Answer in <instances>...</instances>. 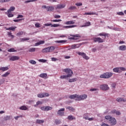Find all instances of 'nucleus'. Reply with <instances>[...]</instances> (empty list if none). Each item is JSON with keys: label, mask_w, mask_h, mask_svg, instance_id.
Segmentation results:
<instances>
[{"label": "nucleus", "mask_w": 126, "mask_h": 126, "mask_svg": "<svg viewBox=\"0 0 126 126\" xmlns=\"http://www.w3.org/2000/svg\"><path fill=\"white\" fill-rule=\"evenodd\" d=\"M105 119L108 120V123L111 125V126H115L117 125V120L115 118H113L110 116H106Z\"/></svg>", "instance_id": "1"}, {"label": "nucleus", "mask_w": 126, "mask_h": 126, "mask_svg": "<svg viewBox=\"0 0 126 126\" xmlns=\"http://www.w3.org/2000/svg\"><path fill=\"white\" fill-rule=\"evenodd\" d=\"M70 36L72 37H69V40H74L75 42H80V38H81V35L79 34H70Z\"/></svg>", "instance_id": "2"}, {"label": "nucleus", "mask_w": 126, "mask_h": 126, "mask_svg": "<svg viewBox=\"0 0 126 126\" xmlns=\"http://www.w3.org/2000/svg\"><path fill=\"white\" fill-rule=\"evenodd\" d=\"M63 72H65V73L67 74V76L69 77H71L73 74V72L71 70V69L68 68L63 69Z\"/></svg>", "instance_id": "3"}, {"label": "nucleus", "mask_w": 126, "mask_h": 126, "mask_svg": "<svg viewBox=\"0 0 126 126\" xmlns=\"http://www.w3.org/2000/svg\"><path fill=\"white\" fill-rule=\"evenodd\" d=\"M111 76H113V73L111 72H106L100 75V78H110Z\"/></svg>", "instance_id": "4"}, {"label": "nucleus", "mask_w": 126, "mask_h": 126, "mask_svg": "<svg viewBox=\"0 0 126 126\" xmlns=\"http://www.w3.org/2000/svg\"><path fill=\"white\" fill-rule=\"evenodd\" d=\"M55 50V47L50 46L47 48H44L42 50V53H50Z\"/></svg>", "instance_id": "5"}, {"label": "nucleus", "mask_w": 126, "mask_h": 126, "mask_svg": "<svg viewBox=\"0 0 126 126\" xmlns=\"http://www.w3.org/2000/svg\"><path fill=\"white\" fill-rule=\"evenodd\" d=\"M76 54L79 55V56H81L83 59L85 60H89V57L86 56V54L84 52H77Z\"/></svg>", "instance_id": "6"}, {"label": "nucleus", "mask_w": 126, "mask_h": 126, "mask_svg": "<svg viewBox=\"0 0 126 126\" xmlns=\"http://www.w3.org/2000/svg\"><path fill=\"white\" fill-rule=\"evenodd\" d=\"M64 108H61L58 110L57 114L59 116H61V117H63L64 116Z\"/></svg>", "instance_id": "7"}, {"label": "nucleus", "mask_w": 126, "mask_h": 126, "mask_svg": "<svg viewBox=\"0 0 126 126\" xmlns=\"http://www.w3.org/2000/svg\"><path fill=\"white\" fill-rule=\"evenodd\" d=\"M65 4H63V3H60L59 4H57L56 5V7L55 8L56 9H63V8H64L65 7Z\"/></svg>", "instance_id": "8"}, {"label": "nucleus", "mask_w": 126, "mask_h": 126, "mask_svg": "<svg viewBox=\"0 0 126 126\" xmlns=\"http://www.w3.org/2000/svg\"><path fill=\"white\" fill-rule=\"evenodd\" d=\"M87 98V94H83L81 95H78V101H82L86 99Z\"/></svg>", "instance_id": "9"}, {"label": "nucleus", "mask_w": 126, "mask_h": 126, "mask_svg": "<svg viewBox=\"0 0 126 126\" xmlns=\"http://www.w3.org/2000/svg\"><path fill=\"white\" fill-rule=\"evenodd\" d=\"M100 88L102 90L106 91V90H109V87H108V85L104 84L100 86Z\"/></svg>", "instance_id": "10"}, {"label": "nucleus", "mask_w": 126, "mask_h": 126, "mask_svg": "<svg viewBox=\"0 0 126 126\" xmlns=\"http://www.w3.org/2000/svg\"><path fill=\"white\" fill-rule=\"evenodd\" d=\"M93 40L95 43H96V42H98V43H103V42H104L103 39L101 38V37H94L93 38Z\"/></svg>", "instance_id": "11"}, {"label": "nucleus", "mask_w": 126, "mask_h": 126, "mask_svg": "<svg viewBox=\"0 0 126 126\" xmlns=\"http://www.w3.org/2000/svg\"><path fill=\"white\" fill-rule=\"evenodd\" d=\"M53 109V107L51 106H43L41 107V110L42 111H51Z\"/></svg>", "instance_id": "12"}, {"label": "nucleus", "mask_w": 126, "mask_h": 126, "mask_svg": "<svg viewBox=\"0 0 126 126\" xmlns=\"http://www.w3.org/2000/svg\"><path fill=\"white\" fill-rule=\"evenodd\" d=\"M20 59V57L19 56H12L9 58L10 61H18Z\"/></svg>", "instance_id": "13"}, {"label": "nucleus", "mask_w": 126, "mask_h": 126, "mask_svg": "<svg viewBox=\"0 0 126 126\" xmlns=\"http://www.w3.org/2000/svg\"><path fill=\"white\" fill-rule=\"evenodd\" d=\"M70 99H75L76 101H78V94H72L69 96Z\"/></svg>", "instance_id": "14"}, {"label": "nucleus", "mask_w": 126, "mask_h": 126, "mask_svg": "<svg viewBox=\"0 0 126 126\" xmlns=\"http://www.w3.org/2000/svg\"><path fill=\"white\" fill-rule=\"evenodd\" d=\"M80 46H81V44H73L71 45V49L78 48H80Z\"/></svg>", "instance_id": "15"}, {"label": "nucleus", "mask_w": 126, "mask_h": 126, "mask_svg": "<svg viewBox=\"0 0 126 126\" xmlns=\"http://www.w3.org/2000/svg\"><path fill=\"white\" fill-rule=\"evenodd\" d=\"M48 74L47 73H41L40 74L39 76V77H41V78H44V79H47L48 78V77H47Z\"/></svg>", "instance_id": "16"}, {"label": "nucleus", "mask_w": 126, "mask_h": 126, "mask_svg": "<svg viewBox=\"0 0 126 126\" xmlns=\"http://www.w3.org/2000/svg\"><path fill=\"white\" fill-rule=\"evenodd\" d=\"M55 10V7L53 6H48L47 7V11H53Z\"/></svg>", "instance_id": "17"}, {"label": "nucleus", "mask_w": 126, "mask_h": 126, "mask_svg": "<svg viewBox=\"0 0 126 126\" xmlns=\"http://www.w3.org/2000/svg\"><path fill=\"white\" fill-rule=\"evenodd\" d=\"M74 23H75V22L73 21H69L65 22L64 24H65V25H72L74 24Z\"/></svg>", "instance_id": "18"}, {"label": "nucleus", "mask_w": 126, "mask_h": 126, "mask_svg": "<svg viewBox=\"0 0 126 126\" xmlns=\"http://www.w3.org/2000/svg\"><path fill=\"white\" fill-rule=\"evenodd\" d=\"M76 9V7L74 6H71L68 8V12H72V10Z\"/></svg>", "instance_id": "19"}, {"label": "nucleus", "mask_w": 126, "mask_h": 126, "mask_svg": "<svg viewBox=\"0 0 126 126\" xmlns=\"http://www.w3.org/2000/svg\"><path fill=\"white\" fill-rule=\"evenodd\" d=\"M44 43H45V41L41 40V41H40L38 42H37V43H35L34 46H40V45H42V44H44Z\"/></svg>", "instance_id": "20"}, {"label": "nucleus", "mask_w": 126, "mask_h": 126, "mask_svg": "<svg viewBox=\"0 0 126 126\" xmlns=\"http://www.w3.org/2000/svg\"><path fill=\"white\" fill-rule=\"evenodd\" d=\"M126 45H121L119 47V51H126Z\"/></svg>", "instance_id": "21"}, {"label": "nucleus", "mask_w": 126, "mask_h": 126, "mask_svg": "<svg viewBox=\"0 0 126 126\" xmlns=\"http://www.w3.org/2000/svg\"><path fill=\"white\" fill-rule=\"evenodd\" d=\"M116 101H117V102H126V99L123 98L118 97L117 98Z\"/></svg>", "instance_id": "22"}, {"label": "nucleus", "mask_w": 126, "mask_h": 126, "mask_svg": "<svg viewBox=\"0 0 126 126\" xmlns=\"http://www.w3.org/2000/svg\"><path fill=\"white\" fill-rule=\"evenodd\" d=\"M67 41L66 40H56L55 41V43L57 44H62L63 43H66Z\"/></svg>", "instance_id": "23"}, {"label": "nucleus", "mask_w": 126, "mask_h": 126, "mask_svg": "<svg viewBox=\"0 0 126 126\" xmlns=\"http://www.w3.org/2000/svg\"><path fill=\"white\" fill-rule=\"evenodd\" d=\"M113 70L114 72H118V73L122 72V71H121L120 67L114 68H113Z\"/></svg>", "instance_id": "24"}, {"label": "nucleus", "mask_w": 126, "mask_h": 126, "mask_svg": "<svg viewBox=\"0 0 126 126\" xmlns=\"http://www.w3.org/2000/svg\"><path fill=\"white\" fill-rule=\"evenodd\" d=\"M8 67H0V70L2 71H6V70H8Z\"/></svg>", "instance_id": "25"}, {"label": "nucleus", "mask_w": 126, "mask_h": 126, "mask_svg": "<svg viewBox=\"0 0 126 126\" xmlns=\"http://www.w3.org/2000/svg\"><path fill=\"white\" fill-rule=\"evenodd\" d=\"M76 27L75 25H72V26H64L63 28H65L66 29H68L69 28H74Z\"/></svg>", "instance_id": "26"}, {"label": "nucleus", "mask_w": 126, "mask_h": 126, "mask_svg": "<svg viewBox=\"0 0 126 126\" xmlns=\"http://www.w3.org/2000/svg\"><path fill=\"white\" fill-rule=\"evenodd\" d=\"M85 15H98L95 12H88L85 13Z\"/></svg>", "instance_id": "27"}, {"label": "nucleus", "mask_w": 126, "mask_h": 126, "mask_svg": "<svg viewBox=\"0 0 126 126\" xmlns=\"http://www.w3.org/2000/svg\"><path fill=\"white\" fill-rule=\"evenodd\" d=\"M66 109H67V110H69L70 112H74V111H75V109H74L72 106H68L66 108Z\"/></svg>", "instance_id": "28"}, {"label": "nucleus", "mask_w": 126, "mask_h": 126, "mask_svg": "<svg viewBox=\"0 0 126 126\" xmlns=\"http://www.w3.org/2000/svg\"><path fill=\"white\" fill-rule=\"evenodd\" d=\"M68 120L69 121H72V120H76V118L74 116H72V115H69L67 117Z\"/></svg>", "instance_id": "29"}, {"label": "nucleus", "mask_w": 126, "mask_h": 126, "mask_svg": "<svg viewBox=\"0 0 126 126\" xmlns=\"http://www.w3.org/2000/svg\"><path fill=\"white\" fill-rule=\"evenodd\" d=\"M14 10H15V7L11 6L7 10V12H11L12 11H14Z\"/></svg>", "instance_id": "30"}, {"label": "nucleus", "mask_w": 126, "mask_h": 126, "mask_svg": "<svg viewBox=\"0 0 126 126\" xmlns=\"http://www.w3.org/2000/svg\"><path fill=\"white\" fill-rule=\"evenodd\" d=\"M20 40H21V42H24V41H28L30 40V38L25 37V38H21Z\"/></svg>", "instance_id": "31"}, {"label": "nucleus", "mask_w": 126, "mask_h": 126, "mask_svg": "<svg viewBox=\"0 0 126 126\" xmlns=\"http://www.w3.org/2000/svg\"><path fill=\"white\" fill-rule=\"evenodd\" d=\"M99 36H103V37H106V36H109V34L105 32H101L99 34Z\"/></svg>", "instance_id": "32"}, {"label": "nucleus", "mask_w": 126, "mask_h": 126, "mask_svg": "<svg viewBox=\"0 0 126 126\" xmlns=\"http://www.w3.org/2000/svg\"><path fill=\"white\" fill-rule=\"evenodd\" d=\"M10 74V72L7 71L4 74L2 75V76L3 77H6L7 76H8Z\"/></svg>", "instance_id": "33"}, {"label": "nucleus", "mask_w": 126, "mask_h": 126, "mask_svg": "<svg viewBox=\"0 0 126 126\" xmlns=\"http://www.w3.org/2000/svg\"><path fill=\"white\" fill-rule=\"evenodd\" d=\"M6 14H7L8 17H13L14 15H13L12 13L11 12H6Z\"/></svg>", "instance_id": "34"}, {"label": "nucleus", "mask_w": 126, "mask_h": 126, "mask_svg": "<svg viewBox=\"0 0 126 126\" xmlns=\"http://www.w3.org/2000/svg\"><path fill=\"white\" fill-rule=\"evenodd\" d=\"M11 118V116H6V117H4V119L5 120V121H9V120H10Z\"/></svg>", "instance_id": "35"}, {"label": "nucleus", "mask_w": 126, "mask_h": 126, "mask_svg": "<svg viewBox=\"0 0 126 126\" xmlns=\"http://www.w3.org/2000/svg\"><path fill=\"white\" fill-rule=\"evenodd\" d=\"M45 122L44 120H36V123L37 124H43Z\"/></svg>", "instance_id": "36"}, {"label": "nucleus", "mask_w": 126, "mask_h": 126, "mask_svg": "<svg viewBox=\"0 0 126 126\" xmlns=\"http://www.w3.org/2000/svg\"><path fill=\"white\" fill-rule=\"evenodd\" d=\"M7 52H8L9 53H13L14 52H16V50H15L14 48H10L7 50Z\"/></svg>", "instance_id": "37"}, {"label": "nucleus", "mask_w": 126, "mask_h": 126, "mask_svg": "<svg viewBox=\"0 0 126 126\" xmlns=\"http://www.w3.org/2000/svg\"><path fill=\"white\" fill-rule=\"evenodd\" d=\"M68 76L66 75H62L60 76L61 79H65L66 78H68Z\"/></svg>", "instance_id": "38"}, {"label": "nucleus", "mask_w": 126, "mask_h": 126, "mask_svg": "<svg viewBox=\"0 0 126 126\" xmlns=\"http://www.w3.org/2000/svg\"><path fill=\"white\" fill-rule=\"evenodd\" d=\"M36 49V50H38V49H39V48H30L29 49V52H35Z\"/></svg>", "instance_id": "39"}, {"label": "nucleus", "mask_w": 126, "mask_h": 126, "mask_svg": "<svg viewBox=\"0 0 126 126\" xmlns=\"http://www.w3.org/2000/svg\"><path fill=\"white\" fill-rule=\"evenodd\" d=\"M20 110H23L24 111H26V110H27V107H26V106H22L21 107H20Z\"/></svg>", "instance_id": "40"}, {"label": "nucleus", "mask_w": 126, "mask_h": 126, "mask_svg": "<svg viewBox=\"0 0 126 126\" xmlns=\"http://www.w3.org/2000/svg\"><path fill=\"white\" fill-rule=\"evenodd\" d=\"M91 25V23L90 22H87L85 23V25L82 26V27H86L87 26H90Z\"/></svg>", "instance_id": "41"}, {"label": "nucleus", "mask_w": 126, "mask_h": 126, "mask_svg": "<svg viewBox=\"0 0 126 126\" xmlns=\"http://www.w3.org/2000/svg\"><path fill=\"white\" fill-rule=\"evenodd\" d=\"M34 1H37V0H28L25 1V3H28L29 2H33Z\"/></svg>", "instance_id": "42"}, {"label": "nucleus", "mask_w": 126, "mask_h": 126, "mask_svg": "<svg viewBox=\"0 0 126 126\" xmlns=\"http://www.w3.org/2000/svg\"><path fill=\"white\" fill-rule=\"evenodd\" d=\"M29 63H32V64H36L37 63V62L34 60H30Z\"/></svg>", "instance_id": "43"}, {"label": "nucleus", "mask_w": 126, "mask_h": 126, "mask_svg": "<svg viewBox=\"0 0 126 126\" xmlns=\"http://www.w3.org/2000/svg\"><path fill=\"white\" fill-rule=\"evenodd\" d=\"M68 81L70 83L74 82L76 81V78L69 79Z\"/></svg>", "instance_id": "44"}, {"label": "nucleus", "mask_w": 126, "mask_h": 126, "mask_svg": "<svg viewBox=\"0 0 126 126\" xmlns=\"http://www.w3.org/2000/svg\"><path fill=\"white\" fill-rule=\"evenodd\" d=\"M8 35L9 36V37H11L12 39L14 38V36L12 35V33H11V32H8Z\"/></svg>", "instance_id": "45"}, {"label": "nucleus", "mask_w": 126, "mask_h": 126, "mask_svg": "<svg viewBox=\"0 0 126 126\" xmlns=\"http://www.w3.org/2000/svg\"><path fill=\"white\" fill-rule=\"evenodd\" d=\"M37 97L38 98H44V93L43 94H37Z\"/></svg>", "instance_id": "46"}, {"label": "nucleus", "mask_w": 126, "mask_h": 126, "mask_svg": "<svg viewBox=\"0 0 126 126\" xmlns=\"http://www.w3.org/2000/svg\"><path fill=\"white\" fill-rule=\"evenodd\" d=\"M120 69V71H126V68L124 67H119Z\"/></svg>", "instance_id": "47"}, {"label": "nucleus", "mask_w": 126, "mask_h": 126, "mask_svg": "<svg viewBox=\"0 0 126 126\" xmlns=\"http://www.w3.org/2000/svg\"><path fill=\"white\" fill-rule=\"evenodd\" d=\"M17 27L14 26L13 27H9V29H10V30H11L12 31H15V29H16Z\"/></svg>", "instance_id": "48"}, {"label": "nucleus", "mask_w": 126, "mask_h": 126, "mask_svg": "<svg viewBox=\"0 0 126 126\" xmlns=\"http://www.w3.org/2000/svg\"><path fill=\"white\" fill-rule=\"evenodd\" d=\"M5 81V80L4 79H1L0 80V85H1V84H3Z\"/></svg>", "instance_id": "49"}, {"label": "nucleus", "mask_w": 126, "mask_h": 126, "mask_svg": "<svg viewBox=\"0 0 126 126\" xmlns=\"http://www.w3.org/2000/svg\"><path fill=\"white\" fill-rule=\"evenodd\" d=\"M61 25L60 24H53L51 25V27H60Z\"/></svg>", "instance_id": "50"}, {"label": "nucleus", "mask_w": 126, "mask_h": 126, "mask_svg": "<svg viewBox=\"0 0 126 126\" xmlns=\"http://www.w3.org/2000/svg\"><path fill=\"white\" fill-rule=\"evenodd\" d=\"M38 62H39L40 63H46V62H47V60L45 59H39L38 60Z\"/></svg>", "instance_id": "51"}, {"label": "nucleus", "mask_w": 126, "mask_h": 126, "mask_svg": "<svg viewBox=\"0 0 126 126\" xmlns=\"http://www.w3.org/2000/svg\"><path fill=\"white\" fill-rule=\"evenodd\" d=\"M23 35V32H20L17 33V36H21Z\"/></svg>", "instance_id": "52"}, {"label": "nucleus", "mask_w": 126, "mask_h": 126, "mask_svg": "<svg viewBox=\"0 0 126 126\" xmlns=\"http://www.w3.org/2000/svg\"><path fill=\"white\" fill-rule=\"evenodd\" d=\"M75 5L77 6H81L82 5V3L81 2H77L75 3Z\"/></svg>", "instance_id": "53"}, {"label": "nucleus", "mask_w": 126, "mask_h": 126, "mask_svg": "<svg viewBox=\"0 0 126 126\" xmlns=\"http://www.w3.org/2000/svg\"><path fill=\"white\" fill-rule=\"evenodd\" d=\"M52 22H61L62 21V20L59 19V20H51Z\"/></svg>", "instance_id": "54"}, {"label": "nucleus", "mask_w": 126, "mask_h": 126, "mask_svg": "<svg viewBox=\"0 0 126 126\" xmlns=\"http://www.w3.org/2000/svg\"><path fill=\"white\" fill-rule=\"evenodd\" d=\"M55 124L56 125H60V124H61V121L59 120H55Z\"/></svg>", "instance_id": "55"}, {"label": "nucleus", "mask_w": 126, "mask_h": 126, "mask_svg": "<svg viewBox=\"0 0 126 126\" xmlns=\"http://www.w3.org/2000/svg\"><path fill=\"white\" fill-rule=\"evenodd\" d=\"M24 19H19L18 20H14V22H19V21H21V20H23Z\"/></svg>", "instance_id": "56"}, {"label": "nucleus", "mask_w": 126, "mask_h": 126, "mask_svg": "<svg viewBox=\"0 0 126 126\" xmlns=\"http://www.w3.org/2000/svg\"><path fill=\"white\" fill-rule=\"evenodd\" d=\"M19 118H22V115H20L19 116H17V117H15L14 119L15 120H18V119H19Z\"/></svg>", "instance_id": "57"}, {"label": "nucleus", "mask_w": 126, "mask_h": 126, "mask_svg": "<svg viewBox=\"0 0 126 126\" xmlns=\"http://www.w3.org/2000/svg\"><path fill=\"white\" fill-rule=\"evenodd\" d=\"M35 27H36L37 28H39L40 27V23H36L35 24Z\"/></svg>", "instance_id": "58"}, {"label": "nucleus", "mask_w": 126, "mask_h": 126, "mask_svg": "<svg viewBox=\"0 0 126 126\" xmlns=\"http://www.w3.org/2000/svg\"><path fill=\"white\" fill-rule=\"evenodd\" d=\"M54 18H61V16L59 15H54Z\"/></svg>", "instance_id": "59"}, {"label": "nucleus", "mask_w": 126, "mask_h": 126, "mask_svg": "<svg viewBox=\"0 0 126 126\" xmlns=\"http://www.w3.org/2000/svg\"><path fill=\"white\" fill-rule=\"evenodd\" d=\"M117 14L118 15H125V14H124V12H119L117 13Z\"/></svg>", "instance_id": "60"}, {"label": "nucleus", "mask_w": 126, "mask_h": 126, "mask_svg": "<svg viewBox=\"0 0 126 126\" xmlns=\"http://www.w3.org/2000/svg\"><path fill=\"white\" fill-rule=\"evenodd\" d=\"M51 61H52V62H56V61H58V59H57L56 58H52Z\"/></svg>", "instance_id": "61"}, {"label": "nucleus", "mask_w": 126, "mask_h": 126, "mask_svg": "<svg viewBox=\"0 0 126 126\" xmlns=\"http://www.w3.org/2000/svg\"><path fill=\"white\" fill-rule=\"evenodd\" d=\"M117 112V110L116 109H113L111 111V114H116Z\"/></svg>", "instance_id": "62"}, {"label": "nucleus", "mask_w": 126, "mask_h": 126, "mask_svg": "<svg viewBox=\"0 0 126 126\" xmlns=\"http://www.w3.org/2000/svg\"><path fill=\"white\" fill-rule=\"evenodd\" d=\"M43 96L44 97H49V94L48 93H43Z\"/></svg>", "instance_id": "63"}, {"label": "nucleus", "mask_w": 126, "mask_h": 126, "mask_svg": "<svg viewBox=\"0 0 126 126\" xmlns=\"http://www.w3.org/2000/svg\"><path fill=\"white\" fill-rule=\"evenodd\" d=\"M101 126H109V125L105 123H102V124L101 125Z\"/></svg>", "instance_id": "64"}]
</instances>
